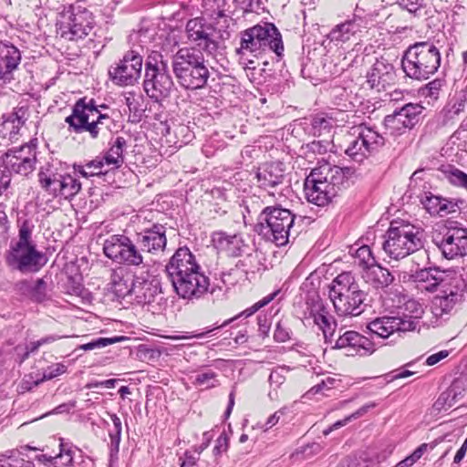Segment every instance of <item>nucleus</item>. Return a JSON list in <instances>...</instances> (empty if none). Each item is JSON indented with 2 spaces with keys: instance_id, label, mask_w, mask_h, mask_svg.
<instances>
[{
  "instance_id": "a211bd4d",
  "label": "nucleus",
  "mask_w": 467,
  "mask_h": 467,
  "mask_svg": "<svg viewBox=\"0 0 467 467\" xmlns=\"http://www.w3.org/2000/svg\"><path fill=\"white\" fill-rule=\"evenodd\" d=\"M358 137L346 149V154L353 161L361 162L369 153L385 143L384 138L371 128L362 126L357 128Z\"/></svg>"
},
{
  "instance_id": "f257e3e1",
  "label": "nucleus",
  "mask_w": 467,
  "mask_h": 467,
  "mask_svg": "<svg viewBox=\"0 0 467 467\" xmlns=\"http://www.w3.org/2000/svg\"><path fill=\"white\" fill-rule=\"evenodd\" d=\"M166 272L174 291L181 298L198 300L208 292L210 279L202 271L195 255L186 246L176 250L166 265Z\"/></svg>"
},
{
  "instance_id": "864d4df0",
  "label": "nucleus",
  "mask_w": 467,
  "mask_h": 467,
  "mask_svg": "<svg viewBox=\"0 0 467 467\" xmlns=\"http://www.w3.org/2000/svg\"><path fill=\"white\" fill-rule=\"evenodd\" d=\"M228 448V439L227 437L224 435V434H221L217 440H216V444L213 450V462L208 463L206 465V467H211L214 464H216L217 462V457L219 455H221V453L223 451H226Z\"/></svg>"
},
{
  "instance_id": "4468645a",
  "label": "nucleus",
  "mask_w": 467,
  "mask_h": 467,
  "mask_svg": "<svg viewBox=\"0 0 467 467\" xmlns=\"http://www.w3.org/2000/svg\"><path fill=\"white\" fill-rule=\"evenodd\" d=\"M218 34L216 28L202 17L190 19L186 24L188 40L210 56H214L219 48V39L223 36Z\"/></svg>"
},
{
  "instance_id": "5701e85b",
  "label": "nucleus",
  "mask_w": 467,
  "mask_h": 467,
  "mask_svg": "<svg viewBox=\"0 0 467 467\" xmlns=\"http://www.w3.org/2000/svg\"><path fill=\"white\" fill-rule=\"evenodd\" d=\"M138 244L144 253L158 254L167 244L166 228L162 224H153L150 228L136 234Z\"/></svg>"
},
{
  "instance_id": "412c9836",
  "label": "nucleus",
  "mask_w": 467,
  "mask_h": 467,
  "mask_svg": "<svg viewBox=\"0 0 467 467\" xmlns=\"http://www.w3.org/2000/svg\"><path fill=\"white\" fill-rule=\"evenodd\" d=\"M358 7L356 13L351 18L335 26L328 34V38L331 42L346 43L351 39L359 38L362 36L363 32L368 27L367 19L358 14Z\"/></svg>"
},
{
  "instance_id": "20e7f679",
  "label": "nucleus",
  "mask_w": 467,
  "mask_h": 467,
  "mask_svg": "<svg viewBox=\"0 0 467 467\" xmlns=\"http://www.w3.org/2000/svg\"><path fill=\"white\" fill-rule=\"evenodd\" d=\"M172 71L181 87L199 89L205 87L210 71L203 53L196 47H182L172 56Z\"/></svg>"
},
{
  "instance_id": "e433bc0d",
  "label": "nucleus",
  "mask_w": 467,
  "mask_h": 467,
  "mask_svg": "<svg viewBox=\"0 0 467 467\" xmlns=\"http://www.w3.org/2000/svg\"><path fill=\"white\" fill-rule=\"evenodd\" d=\"M127 141L123 137H117L106 152L103 159L104 165L110 166V169H118L124 162L123 152L126 148Z\"/></svg>"
},
{
  "instance_id": "a878e982",
  "label": "nucleus",
  "mask_w": 467,
  "mask_h": 467,
  "mask_svg": "<svg viewBox=\"0 0 467 467\" xmlns=\"http://www.w3.org/2000/svg\"><path fill=\"white\" fill-rule=\"evenodd\" d=\"M213 242L217 249L224 252L229 256L238 257L247 254L249 250L239 234H228L226 232H216L213 235Z\"/></svg>"
},
{
  "instance_id": "9d476101",
  "label": "nucleus",
  "mask_w": 467,
  "mask_h": 467,
  "mask_svg": "<svg viewBox=\"0 0 467 467\" xmlns=\"http://www.w3.org/2000/svg\"><path fill=\"white\" fill-rule=\"evenodd\" d=\"M69 131L77 134L88 132L92 139H97L100 132L109 130L111 122L107 114H102L94 99H79L72 108V113L65 119Z\"/></svg>"
},
{
  "instance_id": "7ed1b4c3",
  "label": "nucleus",
  "mask_w": 467,
  "mask_h": 467,
  "mask_svg": "<svg viewBox=\"0 0 467 467\" xmlns=\"http://www.w3.org/2000/svg\"><path fill=\"white\" fill-rule=\"evenodd\" d=\"M282 35L275 24L260 22L240 32V46L236 54L240 59L251 54L259 57L268 53H275L277 57L284 56Z\"/></svg>"
},
{
  "instance_id": "c9c22d12",
  "label": "nucleus",
  "mask_w": 467,
  "mask_h": 467,
  "mask_svg": "<svg viewBox=\"0 0 467 467\" xmlns=\"http://www.w3.org/2000/svg\"><path fill=\"white\" fill-rule=\"evenodd\" d=\"M60 452L55 457L41 454L36 456V460L42 462L45 467H73V451L70 446L61 442Z\"/></svg>"
},
{
  "instance_id": "ea45409f",
  "label": "nucleus",
  "mask_w": 467,
  "mask_h": 467,
  "mask_svg": "<svg viewBox=\"0 0 467 467\" xmlns=\"http://www.w3.org/2000/svg\"><path fill=\"white\" fill-rule=\"evenodd\" d=\"M355 264L363 271L368 270L377 263L372 251L368 245H361L355 251Z\"/></svg>"
},
{
  "instance_id": "e2e57ef3",
  "label": "nucleus",
  "mask_w": 467,
  "mask_h": 467,
  "mask_svg": "<svg viewBox=\"0 0 467 467\" xmlns=\"http://www.w3.org/2000/svg\"><path fill=\"white\" fill-rule=\"evenodd\" d=\"M398 4L402 9L408 10L410 13H416L420 6L419 0H399Z\"/></svg>"
},
{
  "instance_id": "4d7b16f0",
  "label": "nucleus",
  "mask_w": 467,
  "mask_h": 467,
  "mask_svg": "<svg viewBox=\"0 0 467 467\" xmlns=\"http://www.w3.org/2000/svg\"><path fill=\"white\" fill-rule=\"evenodd\" d=\"M88 171H97L95 176H100L106 174L110 169L103 171L104 168V161L100 157H97L96 159L88 161L85 164Z\"/></svg>"
},
{
  "instance_id": "13d9d810",
  "label": "nucleus",
  "mask_w": 467,
  "mask_h": 467,
  "mask_svg": "<svg viewBox=\"0 0 467 467\" xmlns=\"http://www.w3.org/2000/svg\"><path fill=\"white\" fill-rule=\"evenodd\" d=\"M274 338L277 342H285L290 338V334L288 329L283 326L281 322H278L276 324L275 332H274Z\"/></svg>"
},
{
  "instance_id": "1a4fd4ad",
  "label": "nucleus",
  "mask_w": 467,
  "mask_h": 467,
  "mask_svg": "<svg viewBox=\"0 0 467 467\" xmlns=\"http://www.w3.org/2000/svg\"><path fill=\"white\" fill-rule=\"evenodd\" d=\"M295 219L296 215L288 209L267 206L259 214L254 231L265 241L284 246L289 242Z\"/></svg>"
},
{
  "instance_id": "603ef678",
  "label": "nucleus",
  "mask_w": 467,
  "mask_h": 467,
  "mask_svg": "<svg viewBox=\"0 0 467 467\" xmlns=\"http://www.w3.org/2000/svg\"><path fill=\"white\" fill-rule=\"evenodd\" d=\"M290 370L288 367L282 366L274 368L269 376L271 385L281 386L285 381V374Z\"/></svg>"
},
{
  "instance_id": "58836bf2",
  "label": "nucleus",
  "mask_w": 467,
  "mask_h": 467,
  "mask_svg": "<svg viewBox=\"0 0 467 467\" xmlns=\"http://www.w3.org/2000/svg\"><path fill=\"white\" fill-rule=\"evenodd\" d=\"M332 118L324 115H317L311 119L310 133L314 137L328 135L332 129Z\"/></svg>"
},
{
  "instance_id": "2eb2a0df",
  "label": "nucleus",
  "mask_w": 467,
  "mask_h": 467,
  "mask_svg": "<svg viewBox=\"0 0 467 467\" xmlns=\"http://www.w3.org/2000/svg\"><path fill=\"white\" fill-rule=\"evenodd\" d=\"M432 242L442 257L453 260L467 255V228L461 226L446 227L432 237Z\"/></svg>"
},
{
  "instance_id": "6ab92c4d",
  "label": "nucleus",
  "mask_w": 467,
  "mask_h": 467,
  "mask_svg": "<svg viewBox=\"0 0 467 467\" xmlns=\"http://www.w3.org/2000/svg\"><path fill=\"white\" fill-rule=\"evenodd\" d=\"M425 108L420 103H407L384 118V126L391 134L413 129L420 120Z\"/></svg>"
},
{
  "instance_id": "3c124183",
  "label": "nucleus",
  "mask_w": 467,
  "mask_h": 467,
  "mask_svg": "<svg viewBox=\"0 0 467 467\" xmlns=\"http://www.w3.org/2000/svg\"><path fill=\"white\" fill-rule=\"evenodd\" d=\"M443 200L444 198L440 196L430 195L426 196L421 202L431 214H439L440 206H441Z\"/></svg>"
},
{
  "instance_id": "72a5a7b5",
  "label": "nucleus",
  "mask_w": 467,
  "mask_h": 467,
  "mask_svg": "<svg viewBox=\"0 0 467 467\" xmlns=\"http://www.w3.org/2000/svg\"><path fill=\"white\" fill-rule=\"evenodd\" d=\"M63 175L47 168H41L38 172V182L42 189L54 197H59L62 186Z\"/></svg>"
},
{
  "instance_id": "79ce46f5",
  "label": "nucleus",
  "mask_w": 467,
  "mask_h": 467,
  "mask_svg": "<svg viewBox=\"0 0 467 467\" xmlns=\"http://www.w3.org/2000/svg\"><path fill=\"white\" fill-rule=\"evenodd\" d=\"M109 285H111L112 291L118 296H125L131 294V286L129 287L126 281L124 280L122 270H113L110 274Z\"/></svg>"
},
{
  "instance_id": "423d86ee",
  "label": "nucleus",
  "mask_w": 467,
  "mask_h": 467,
  "mask_svg": "<svg viewBox=\"0 0 467 467\" xmlns=\"http://www.w3.org/2000/svg\"><path fill=\"white\" fill-rule=\"evenodd\" d=\"M423 246V230L406 222H392L382 244L384 252L396 261L420 251Z\"/></svg>"
},
{
  "instance_id": "de8ad7c7",
  "label": "nucleus",
  "mask_w": 467,
  "mask_h": 467,
  "mask_svg": "<svg viewBox=\"0 0 467 467\" xmlns=\"http://www.w3.org/2000/svg\"><path fill=\"white\" fill-rule=\"evenodd\" d=\"M449 182L458 187L467 190V173L457 168H451L446 172Z\"/></svg>"
},
{
  "instance_id": "473e14b6",
  "label": "nucleus",
  "mask_w": 467,
  "mask_h": 467,
  "mask_svg": "<svg viewBox=\"0 0 467 467\" xmlns=\"http://www.w3.org/2000/svg\"><path fill=\"white\" fill-rule=\"evenodd\" d=\"M364 281L375 289H383L390 285L394 281V275L389 269L375 263L368 270L362 272Z\"/></svg>"
},
{
  "instance_id": "37998d69",
  "label": "nucleus",
  "mask_w": 467,
  "mask_h": 467,
  "mask_svg": "<svg viewBox=\"0 0 467 467\" xmlns=\"http://www.w3.org/2000/svg\"><path fill=\"white\" fill-rule=\"evenodd\" d=\"M110 420L113 423V429L109 431V436L110 439V450L111 451L118 452L119 450V443L122 432V423L119 417L115 413H109Z\"/></svg>"
},
{
  "instance_id": "6e6d98bb",
  "label": "nucleus",
  "mask_w": 467,
  "mask_h": 467,
  "mask_svg": "<svg viewBox=\"0 0 467 467\" xmlns=\"http://www.w3.org/2000/svg\"><path fill=\"white\" fill-rule=\"evenodd\" d=\"M33 297L41 302L46 297L47 284L43 279H37L31 288Z\"/></svg>"
},
{
  "instance_id": "cd10ccee",
  "label": "nucleus",
  "mask_w": 467,
  "mask_h": 467,
  "mask_svg": "<svg viewBox=\"0 0 467 467\" xmlns=\"http://www.w3.org/2000/svg\"><path fill=\"white\" fill-rule=\"evenodd\" d=\"M28 117L29 112L27 108H15L12 112L3 115L0 132L4 134V137H7L9 140H16L20 130L25 125Z\"/></svg>"
},
{
  "instance_id": "bf43d9fd",
  "label": "nucleus",
  "mask_w": 467,
  "mask_h": 467,
  "mask_svg": "<svg viewBox=\"0 0 467 467\" xmlns=\"http://www.w3.org/2000/svg\"><path fill=\"white\" fill-rule=\"evenodd\" d=\"M257 323L259 335L263 337H267L270 331V323L267 317L265 315H259L257 317Z\"/></svg>"
},
{
  "instance_id": "a19ab883",
  "label": "nucleus",
  "mask_w": 467,
  "mask_h": 467,
  "mask_svg": "<svg viewBox=\"0 0 467 467\" xmlns=\"http://www.w3.org/2000/svg\"><path fill=\"white\" fill-rule=\"evenodd\" d=\"M81 190L80 182L70 174H64L62 180V186L60 196L67 200L75 197Z\"/></svg>"
},
{
  "instance_id": "dca6fc26",
  "label": "nucleus",
  "mask_w": 467,
  "mask_h": 467,
  "mask_svg": "<svg viewBox=\"0 0 467 467\" xmlns=\"http://www.w3.org/2000/svg\"><path fill=\"white\" fill-rule=\"evenodd\" d=\"M36 147L33 143L7 150L2 157L5 171L10 176L11 173L23 177L28 176L36 169Z\"/></svg>"
},
{
  "instance_id": "052dcab7",
  "label": "nucleus",
  "mask_w": 467,
  "mask_h": 467,
  "mask_svg": "<svg viewBox=\"0 0 467 467\" xmlns=\"http://www.w3.org/2000/svg\"><path fill=\"white\" fill-rule=\"evenodd\" d=\"M458 204L447 199H444L441 206H440V216H444L450 213H453L457 212Z\"/></svg>"
},
{
  "instance_id": "680f3d73",
  "label": "nucleus",
  "mask_w": 467,
  "mask_h": 467,
  "mask_svg": "<svg viewBox=\"0 0 467 467\" xmlns=\"http://www.w3.org/2000/svg\"><path fill=\"white\" fill-rule=\"evenodd\" d=\"M244 12H254L259 6V0H234Z\"/></svg>"
},
{
  "instance_id": "a18cd8bd",
  "label": "nucleus",
  "mask_w": 467,
  "mask_h": 467,
  "mask_svg": "<svg viewBox=\"0 0 467 467\" xmlns=\"http://www.w3.org/2000/svg\"><path fill=\"white\" fill-rule=\"evenodd\" d=\"M217 374L211 370H205L195 375L192 384L195 386L211 389L218 385Z\"/></svg>"
},
{
  "instance_id": "8fccbe9b",
  "label": "nucleus",
  "mask_w": 467,
  "mask_h": 467,
  "mask_svg": "<svg viewBox=\"0 0 467 467\" xmlns=\"http://www.w3.org/2000/svg\"><path fill=\"white\" fill-rule=\"evenodd\" d=\"M442 87V80L436 78L420 89V92L422 96L426 98H431L433 99H437L439 96V92Z\"/></svg>"
},
{
  "instance_id": "aec40b11",
  "label": "nucleus",
  "mask_w": 467,
  "mask_h": 467,
  "mask_svg": "<svg viewBox=\"0 0 467 467\" xmlns=\"http://www.w3.org/2000/svg\"><path fill=\"white\" fill-rule=\"evenodd\" d=\"M302 320L305 326L316 325L323 332L326 342L331 341L337 323L321 302L307 306Z\"/></svg>"
},
{
  "instance_id": "6e6552de",
  "label": "nucleus",
  "mask_w": 467,
  "mask_h": 467,
  "mask_svg": "<svg viewBox=\"0 0 467 467\" xmlns=\"http://www.w3.org/2000/svg\"><path fill=\"white\" fill-rule=\"evenodd\" d=\"M34 225L27 220L19 226L18 240L13 243L6 254V262L21 273H35L46 264L45 255L31 240Z\"/></svg>"
},
{
  "instance_id": "9b49d317",
  "label": "nucleus",
  "mask_w": 467,
  "mask_h": 467,
  "mask_svg": "<svg viewBox=\"0 0 467 467\" xmlns=\"http://www.w3.org/2000/svg\"><path fill=\"white\" fill-rule=\"evenodd\" d=\"M174 83L169 72L168 61L159 52H152L145 63L143 88L155 102L168 98Z\"/></svg>"
},
{
  "instance_id": "393cba45",
  "label": "nucleus",
  "mask_w": 467,
  "mask_h": 467,
  "mask_svg": "<svg viewBox=\"0 0 467 467\" xmlns=\"http://www.w3.org/2000/svg\"><path fill=\"white\" fill-rule=\"evenodd\" d=\"M411 322L400 320L396 316H384L368 323V329L380 338H387L395 332H408Z\"/></svg>"
},
{
  "instance_id": "5fc2aeb1",
  "label": "nucleus",
  "mask_w": 467,
  "mask_h": 467,
  "mask_svg": "<svg viewBox=\"0 0 467 467\" xmlns=\"http://www.w3.org/2000/svg\"><path fill=\"white\" fill-rule=\"evenodd\" d=\"M275 296H276V292L265 296L263 299L256 302L254 306L245 309L241 315L245 316L246 317L252 316L256 311H258L260 308L268 305L275 298Z\"/></svg>"
},
{
  "instance_id": "2f4dec72",
  "label": "nucleus",
  "mask_w": 467,
  "mask_h": 467,
  "mask_svg": "<svg viewBox=\"0 0 467 467\" xmlns=\"http://www.w3.org/2000/svg\"><path fill=\"white\" fill-rule=\"evenodd\" d=\"M411 278L414 282L420 284L425 290L433 292L444 282L446 270L440 267L422 268L411 275Z\"/></svg>"
},
{
  "instance_id": "f704fd0d",
  "label": "nucleus",
  "mask_w": 467,
  "mask_h": 467,
  "mask_svg": "<svg viewBox=\"0 0 467 467\" xmlns=\"http://www.w3.org/2000/svg\"><path fill=\"white\" fill-rule=\"evenodd\" d=\"M442 289L449 295L456 296L461 300H464L465 293L467 292V283L461 274L452 269H446V278L441 285Z\"/></svg>"
},
{
  "instance_id": "0e129e2a",
  "label": "nucleus",
  "mask_w": 467,
  "mask_h": 467,
  "mask_svg": "<svg viewBox=\"0 0 467 467\" xmlns=\"http://www.w3.org/2000/svg\"><path fill=\"white\" fill-rule=\"evenodd\" d=\"M449 356L448 350H441L429 356L425 361L426 365L433 366Z\"/></svg>"
},
{
  "instance_id": "774afa93",
  "label": "nucleus",
  "mask_w": 467,
  "mask_h": 467,
  "mask_svg": "<svg viewBox=\"0 0 467 467\" xmlns=\"http://www.w3.org/2000/svg\"><path fill=\"white\" fill-rule=\"evenodd\" d=\"M181 467H192L196 464L198 458L192 454L190 451H185L182 458H181Z\"/></svg>"
},
{
  "instance_id": "7c9ffc66",
  "label": "nucleus",
  "mask_w": 467,
  "mask_h": 467,
  "mask_svg": "<svg viewBox=\"0 0 467 467\" xmlns=\"http://www.w3.org/2000/svg\"><path fill=\"white\" fill-rule=\"evenodd\" d=\"M21 61L19 49L7 41L0 42V79L6 78Z\"/></svg>"
},
{
  "instance_id": "bb28decb",
  "label": "nucleus",
  "mask_w": 467,
  "mask_h": 467,
  "mask_svg": "<svg viewBox=\"0 0 467 467\" xmlns=\"http://www.w3.org/2000/svg\"><path fill=\"white\" fill-rule=\"evenodd\" d=\"M395 78L394 67L384 58L377 59L367 73V82L378 91L384 89Z\"/></svg>"
},
{
  "instance_id": "f3484780",
  "label": "nucleus",
  "mask_w": 467,
  "mask_h": 467,
  "mask_svg": "<svg viewBox=\"0 0 467 467\" xmlns=\"http://www.w3.org/2000/svg\"><path fill=\"white\" fill-rule=\"evenodd\" d=\"M142 65V56L135 50H130L116 66L109 67V78L118 86H133L140 78Z\"/></svg>"
},
{
  "instance_id": "f8f14e48",
  "label": "nucleus",
  "mask_w": 467,
  "mask_h": 467,
  "mask_svg": "<svg viewBox=\"0 0 467 467\" xmlns=\"http://www.w3.org/2000/svg\"><path fill=\"white\" fill-rule=\"evenodd\" d=\"M104 254L115 263L127 266L140 267L144 265V252L135 236L131 240L125 234H113L103 244Z\"/></svg>"
},
{
  "instance_id": "ddd939ff",
  "label": "nucleus",
  "mask_w": 467,
  "mask_h": 467,
  "mask_svg": "<svg viewBox=\"0 0 467 467\" xmlns=\"http://www.w3.org/2000/svg\"><path fill=\"white\" fill-rule=\"evenodd\" d=\"M65 21L61 23V37L67 40H78L88 36L94 27L93 14L82 6L80 1L71 5L64 15Z\"/></svg>"
},
{
  "instance_id": "c756f323",
  "label": "nucleus",
  "mask_w": 467,
  "mask_h": 467,
  "mask_svg": "<svg viewBox=\"0 0 467 467\" xmlns=\"http://www.w3.org/2000/svg\"><path fill=\"white\" fill-rule=\"evenodd\" d=\"M462 302L457 297V295L452 296L446 291H440L431 300V313L436 318L446 320Z\"/></svg>"
},
{
  "instance_id": "338daca9",
  "label": "nucleus",
  "mask_w": 467,
  "mask_h": 467,
  "mask_svg": "<svg viewBox=\"0 0 467 467\" xmlns=\"http://www.w3.org/2000/svg\"><path fill=\"white\" fill-rule=\"evenodd\" d=\"M213 439V434L210 431H205L202 434V444L194 446V451L200 454L210 444V441Z\"/></svg>"
},
{
  "instance_id": "4c0bfd02",
  "label": "nucleus",
  "mask_w": 467,
  "mask_h": 467,
  "mask_svg": "<svg viewBox=\"0 0 467 467\" xmlns=\"http://www.w3.org/2000/svg\"><path fill=\"white\" fill-rule=\"evenodd\" d=\"M424 312L422 304L415 299H408L404 302V312L397 317L400 320L411 322L412 327L410 328V331H415L420 327V319L422 318Z\"/></svg>"
},
{
  "instance_id": "49530a36",
  "label": "nucleus",
  "mask_w": 467,
  "mask_h": 467,
  "mask_svg": "<svg viewBox=\"0 0 467 467\" xmlns=\"http://www.w3.org/2000/svg\"><path fill=\"white\" fill-rule=\"evenodd\" d=\"M123 339L122 337H99L87 344H83L79 347L80 349L85 351L93 350L95 348H102L109 345L119 342Z\"/></svg>"
},
{
  "instance_id": "69168bd1",
  "label": "nucleus",
  "mask_w": 467,
  "mask_h": 467,
  "mask_svg": "<svg viewBox=\"0 0 467 467\" xmlns=\"http://www.w3.org/2000/svg\"><path fill=\"white\" fill-rule=\"evenodd\" d=\"M0 467H34V463L30 461H15L10 462L6 460L0 459Z\"/></svg>"
},
{
  "instance_id": "c85d7f7f",
  "label": "nucleus",
  "mask_w": 467,
  "mask_h": 467,
  "mask_svg": "<svg viewBox=\"0 0 467 467\" xmlns=\"http://www.w3.org/2000/svg\"><path fill=\"white\" fill-rule=\"evenodd\" d=\"M131 294L136 296L140 303L150 304L161 292L160 282L157 278H147L145 275H136L131 285Z\"/></svg>"
},
{
  "instance_id": "f03ea898",
  "label": "nucleus",
  "mask_w": 467,
  "mask_h": 467,
  "mask_svg": "<svg viewBox=\"0 0 467 467\" xmlns=\"http://www.w3.org/2000/svg\"><path fill=\"white\" fill-rule=\"evenodd\" d=\"M355 171L350 167L341 168L323 162L306 176L304 191L306 200L317 206L328 204L339 192L344 190Z\"/></svg>"
},
{
  "instance_id": "0eeeda50",
  "label": "nucleus",
  "mask_w": 467,
  "mask_h": 467,
  "mask_svg": "<svg viewBox=\"0 0 467 467\" xmlns=\"http://www.w3.org/2000/svg\"><path fill=\"white\" fill-rule=\"evenodd\" d=\"M401 66L408 78L425 80L440 67L441 53L431 41L416 42L404 51Z\"/></svg>"
},
{
  "instance_id": "c03bdc74",
  "label": "nucleus",
  "mask_w": 467,
  "mask_h": 467,
  "mask_svg": "<svg viewBox=\"0 0 467 467\" xmlns=\"http://www.w3.org/2000/svg\"><path fill=\"white\" fill-rule=\"evenodd\" d=\"M379 462V456L374 458L367 451L362 452L359 456H350L346 459L347 467H371Z\"/></svg>"
},
{
  "instance_id": "b1692460",
  "label": "nucleus",
  "mask_w": 467,
  "mask_h": 467,
  "mask_svg": "<svg viewBox=\"0 0 467 467\" xmlns=\"http://www.w3.org/2000/svg\"><path fill=\"white\" fill-rule=\"evenodd\" d=\"M333 348L346 349L348 356L366 355L374 351V345L370 339L352 330L340 335Z\"/></svg>"
},
{
  "instance_id": "39448f33",
  "label": "nucleus",
  "mask_w": 467,
  "mask_h": 467,
  "mask_svg": "<svg viewBox=\"0 0 467 467\" xmlns=\"http://www.w3.org/2000/svg\"><path fill=\"white\" fill-rule=\"evenodd\" d=\"M329 297L338 317H358L365 311L367 294L350 272H343L332 281Z\"/></svg>"
},
{
  "instance_id": "09e8293b",
  "label": "nucleus",
  "mask_w": 467,
  "mask_h": 467,
  "mask_svg": "<svg viewBox=\"0 0 467 467\" xmlns=\"http://www.w3.org/2000/svg\"><path fill=\"white\" fill-rule=\"evenodd\" d=\"M67 371V367L62 363H57L47 367V369L43 372V377L41 379L34 382L35 386H37L40 382L45 380H50L57 376L64 374Z\"/></svg>"
},
{
  "instance_id": "4be33fe9",
  "label": "nucleus",
  "mask_w": 467,
  "mask_h": 467,
  "mask_svg": "<svg viewBox=\"0 0 467 467\" xmlns=\"http://www.w3.org/2000/svg\"><path fill=\"white\" fill-rule=\"evenodd\" d=\"M255 178L259 188L274 195V191L285 181V165L282 162L265 163L257 169Z\"/></svg>"
}]
</instances>
